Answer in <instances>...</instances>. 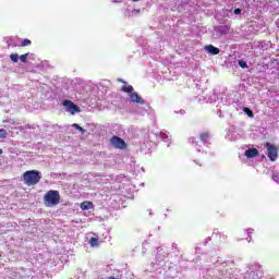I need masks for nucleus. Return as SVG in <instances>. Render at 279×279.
<instances>
[{"mask_svg": "<svg viewBox=\"0 0 279 279\" xmlns=\"http://www.w3.org/2000/svg\"><path fill=\"white\" fill-rule=\"evenodd\" d=\"M239 65L241 66V69H247V62L245 61H239Z\"/></svg>", "mask_w": 279, "mask_h": 279, "instance_id": "6ab92c4d", "label": "nucleus"}, {"mask_svg": "<svg viewBox=\"0 0 279 279\" xmlns=\"http://www.w3.org/2000/svg\"><path fill=\"white\" fill-rule=\"evenodd\" d=\"M244 156H246V158H256V156H258V149L250 148L245 150Z\"/></svg>", "mask_w": 279, "mask_h": 279, "instance_id": "1a4fd4ad", "label": "nucleus"}, {"mask_svg": "<svg viewBox=\"0 0 279 279\" xmlns=\"http://www.w3.org/2000/svg\"><path fill=\"white\" fill-rule=\"evenodd\" d=\"M234 14H241V9H235Z\"/></svg>", "mask_w": 279, "mask_h": 279, "instance_id": "412c9836", "label": "nucleus"}, {"mask_svg": "<svg viewBox=\"0 0 279 279\" xmlns=\"http://www.w3.org/2000/svg\"><path fill=\"white\" fill-rule=\"evenodd\" d=\"M266 148H267V156L271 160V162H275V160L278 159V147L274 144L266 143Z\"/></svg>", "mask_w": 279, "mask_h": 279, "instance_id": "20e7f679", "label": "nucleus"}, {"mask_svg": "<svg viewBox=\"0 0 279 279\" xmlns=\"http://www.w3.org/2000/svg\"><path fill=\"white\" fill-rule=\"evenodd\" d=\"M110 143L112 145V147H114V149H128V144L125 143V141H123V138L113 135L110 138Z\"/></svg>", "mask_w": 279, "mask_h": 279, "instance_id": "7ed1b4c3", "label": "nucleus"}, {"mask_svg": "<svg viewBox=\"0 0 279 279\" xmlns=\"http://www.w3.org/2000/svg\"><path fill=\"white\" fill-rule=\"evenodd\" d=\"M0 138H8V131L5 129H0Z\"/></svg>", "mask_w": 279, "mask_h": 279, "instance_id": "a211bd4d", "label": "nucleus"}, {"mask_svg": "<svg viewBox=\"0 0 279 279\" xmlns=\"http://www.w3.org/2000/svg\"><path fill=\"white\" fill-rule=\"evenodd\" d=\"M252 232H254V229H248L247 230V235L251 236Z\"/></svg>", "mask_w": 279, "mask_h": 279, "instance_id": "aec40b11", "label": "nucleus"}, {"mask_svg": "<svg viewBox=\"0 0 279 279\" xmlns=\"http://www.w3.org/2000/svg\"><path fill=\"white\" fill-rule=\"evenodd\" d=\"M44 202L49 208L60 204V192L56 190L48 191L44 196Z\"/></svg>", "mask_w": 279, "mask_h": 279, "instance_id": "f03ea898", "label": "nucleus"}, {"mask_svg": "<svg viewBox=\"0 0 279 279\" xmlns=\"http://www.w3.org/2000/svg\"><path fill=\"white\" fill-rule=\"evenodd\" d=\"M94 207L95 205H93V202L90 201H84L83 203H81V210H90Z\"/></svg>", "mask_w": 279, "mask_h": 279, "instance_id": "9d476101", "label": "nucleus"}, {"mask_svg": "<svg viewBox=\"0 0 279 279\" xmlns=\"http://www.w3.org/2000/svg\"><path fill=\"white\" fill-rule=\"evenodd\" d=\"M199 140L203 143H208V141L210 140V133L209 132H204L199 134Z\"/></svg>", "mask_w": 279, "mask_h": 279, "instance_id": "9b49d317", "label": "nucleus"}, {"mask_svg": "<svg viewBox=\"0 0 279 279\" xmlns=\"http://www.w3.org/2000/svg\"><path fill=\"white\" fill-rule=\"evenodd\" d=\"M190 141H192V143H194L195 142V137L190 138Z\"/></svg>", "mask_w": 279, "mask_h": 279, "instance_id": "4be33fe9", "label": "nucleus"}, {"mask_svg": "<svg viewBox=\"0 0 279 279\" xmlns=\"http://www.w3.org/2000/svg\"><path fill=\"white\" fill-rule=\"evenodd\" d=\"M72 128H75V130H78V132H81V134H86V130L82 126H80V124L74 123L72 124Z\"/></svg>", "mask_w": 279, "mask_h": 279, "instance_id": "4468645a", "label": "nucleus"}, {"mask_svg": "<svg viewBox=\"0 0 279 279\" xmlns=\"http://www.w3.org/2000/svg\"><path fill=\"white\" fill-rule=\"evenodd\" d=\"M89 245L92 247H98L99 246V240L97 238H90Z\"/></svg>", "mask_w": 279, "mask_h": 279, "instance_id": "ddd939ff", "label": "nucleus"}, {"mask_svg": "<svg viewBox=\"0 0 279 279\" xmlns=\"http://www.w3.org/2000/svg\"><path fill=\"white\" fill-rule=\"evenodd\" d=\"M22 178L26 186H36L43 180V174L38 170H27L23 173Z\"/></svg>", "mask_w": 279, "mask_h": 279, "instance_id": "f257e3e1", "label": "nucleus"}, {"mask_svg": "<svg viewBox=\"0 0 279 279\" xmlns=\"http://www.w3.org/2000/svg\"><path fill=\"white\" fill-rule=\"evenodd\" d=\"M132 1L136 2V1H141V0H132Z\"/></svg>", "mask_w": 279, "mask_h": 279, "instance_id": "393cba45", "label": "nucleus"}, {"mask_svg": "<svg viewBox=\"0 0 279 279\" xmlns=\"http://www.w3.org/2000/svg\"><path fill=\"white\" fill-rule=\"evenodd\" d=\"M1 154H3V149L0 148V156H1Z\"/></svg>", "mask_w": 279, "mask_h": 279, "instance_id": "b1692460", "label": "nucleus"}, {"mask_svg": "<svg viewBox=\"0 0 279 279\" xmlns=\"http://www.w3.org/2000/svg\"><path fill=\"white\" fill-rule=\"evenodd\" d=\"M130 99L133 101V104H141V106L145 105V100H143V98H141L136 92L130 94Z\"/></svg>", "mask_w": 279, "mask_h": 279, "instance_id": "423d86ee", "label": "nucleus"}, {"mask_svg": "<svg viewBox=\"0 0 279 279\" xmlns=\"http://www.w3.org/2000/svg\"><path fill=\"white\" fill-rule=\"evenodd\" d=\"M205 51L207 53H210L211 56H219V48L213 46V45H208V46H205Z\"/></svg>", "mask_w": 279, "mask_h": 279, "instance_id": "0eeeda50", "label": "nucleus"}, {"mask_svg": "<svg viewBox=\"0 0 279 279\" xmlns=\"http://www.w3.org/2000/svg\"><path fill=\"white\" fill-rule=\"evenodd\" d=\"M29 45H32V40H29V39H24V40L21 43L20 47H29Z\"/></svg>", "mask_w": 279, "mask_h": 279, "instance_id": "2eb2a0df", "label": "nucleus"}, {"mask_svg": "<svg viewBox=\"0 0 279 279\" xmlns=\"http://www.w3.org/2000/svg\"><path fill=\"white\" fill-rule=\"evenodd\" d=\"M243 112H244L245 114H247V117H250V119H254V111L251 110L250 108L244 107V108H243Z\"/></svg>", "mask_w": 279, "mask_h": 279, "instance_id": "f8f14e48", "label": "nucleus"}, {"mask_svg": "<svg viewBox=\"0 0 279 279\" xmlns=\"http://www.w3.org/2000/svg\"><path fill=\"white\" fill-rule=\"evenodd\" d=\"M119 82H122L124 84L121 88L122 93H129L130 95L134 93V87L132 85H126L128 83L123 80H119Z\"/></svg>", "mask_w": 279, "mask_h": 279, "instance_id": "6e6552de", "label": "nucleus"}, {"mask_svg": "<svg viewBox=\"0 0 279 279\" xmlns=\"http://www.w3.org/2000/svg\"><path fill=\"white\" fill-rule=\"evenodd\" d=\"M63 106H64L66 112H70V114H75L76 112H81L82 111L80 109V107L77 105H75L71 100H64L63 101Z\"/></svg>", "mask_w": 279, "mask_h": 279, "instance_id": "39448f33", "label": "nucleus"}, {"mask_svg": "<svg viewBox=\"0 0 279 279\" xmlns=\"http://www.w3.org/2000/svg\"><path fill=\"white\" fill-rule=\"evenodd\" d=\"M10 60H12L14 63L19 62V53H11Z\"/></svg>", "mask_w": 279, "mask_h": 279, "instance_id": "dca6fc26", "label": "nucleus"}, {"mask_svg": "<svg viewBox=\"0 0 279 279\" xmlns=\"http://www.w3.org/2000/svg\"><path fill=\"white\" fill-rule=\"evenodd\" d=\"M27 58H29V52H26V53L20 56L21 62H24V63L27 62Z\"/></svg>", "mask_w": 279, "mask_h": 279, "instance_id": "f3484780", "label": "nucleus"}, {"mask_svg": "<svg viewBox=\"0 0 279 279\" xmlns=\"http://www.w3.org/2000/svg\"><path fill=\"white\" fill-rule=\"evenodd\" d=\"M222 238H223V240L226 241V239H228V236L227 235H222Z\"/></svg>", "mask_w": 279, "mask_h": 279, "instance_id": "5701e85b", "label": "nucleus"}]
</instances>
